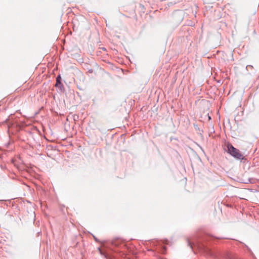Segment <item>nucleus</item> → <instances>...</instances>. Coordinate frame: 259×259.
I'll return each instance as SVG.
<instances>
[{
	"instance_id": "6e6552de",
	"label": "nucleus",
	"mask_w": 259,
	"mask_h": 259,
	"mask_svg": "<svg viewBox=\"0 0 259 259\" xmlns=\"http://www.w3.org/2000/svg\"><path fill=\"white\" fill-rule=\"evenodd\" d=\"M94 238L95 241H98V239L97 238H96L95 236H94Z\"/></svg>"
},
{
	"instance_id": "423d86ee",
	"label": "nucleus",
	"mask_w": 259,
	"mask_h": 259,
	"mask_svg": "<svg viewBox=\"0 0 259 259\" xmlns=\"http://www.w3.org/2000/svg\"><path fill=\"white\" fill-rule=\"evenodd\" d=\"M7 120V118H6V120H5V121L4 122V123H3L4 124V125H5V122H6V120Z\"/></svg>"
},
{
	"instance_id": "1a4fd4ad",
	"label": "nucleus",
	"mask_w": 259,
	"mask_h": 259,
	"mask_svg": "<svg viewBox=\"0 0 259 259\" xmlns=\"http://www.w3.org/2000/svg\"><path fill=\"white\" fill-rule=\"evenodd\" d=\"M99 250H100V251L101 254H102L103 253H102V252L101 250L99 248Z\"/></svg>"
},
{
	"instance_id": "f257e3e1",
	"label": "nucleus",
	"mask_w": 259,
	"mask_h": 259,
	"mask_svg": "<svg viewBox=\"0 0 259 259\" xmlns=\"http://www.w3.org/2000/svg\"><path fill=\"white\" fill-rule=\"evenodd\" d=\"M227 151L228 153L236 159L239 160L244 159V156L240 153V151L231 144L227 145Z\"/></svg>"
},
{
	"instance_id": "0eeeda50",
	"label": "nucleus",
	"mask_w": 259,
	"mask_h": 259,
	"mask_svg": "<svg viewBox=\"0 0 259 259\" xmlns=\"http://www.w3.org/2000/svg\"><path fill=\"white\" fill-rule=\"evenodd\" d=\"M89 72H90V73H92L93 72V70L92 69H90L89 70Z\"/></svg>"
},
{
	"instance_id": "f03ea898",
	"label": "nucleus",
	"mask_w": 259,
	"mask_h": 259,
	"mask_svg": "<svg viewBox=\"0 0 259 259\" xmlns=\"http://www.w3.org/2000/svg\"><path fill=\"white\" fill-rule=\"evenodd\" d=\"M55 86L58 88L61 92L64 91V85L61 82V77L60 75H59L56 77V83Z\"/></svg>"
},
{
	"instance_id": "9d476101",
	"label": "nucleus",
	"mask_w": 259,
	"mask_h": 259,
	"mask_svg": "<svg viewBox=\"0 0 259 259\" xmlns=\"http://www.w3.org/2000/svg\"><path fill=\"white\" fill-rule=\"evenodd\" d=\"M3 201H3V200H1V204L4 202Z\"/></svg>"
},
{
	"instance_id": "39448f33",
	"label": "nucleus",
	"mask_w": 259,
	"mask_h": 259,
	"mask_svg": "<svg viewBox=\"0 0 259 259\" xmlns=\"http://www.w3.org/2000/svg\"><path fill=\"white\" fill-rule=\"evenodd\" d=\"M188 245L191 248H193L192 243L189 239H188Z\"/></svg>"
},
{
	"instance_id": "20e7f679",
	"label": "nucleus",
	"mask_w": 259,
	"mask_h": 259,
	"mask_svg": "<svg viewBox=\"0 0 259 259\" xmlns=\"http://www.w3.org/2000/svg\"><path fill=\"white\" fill-rule=\"evenodd\" d=\"M253 179L252 178H248L246 179H243L242 180V183L244 184H249V183H253Z\"/></svg>"
},
{
	"instance_id": "7ed1b4c3",
	"label": "nucleus",
	"mask_w": 259,
	"mask_h": 259,
	"mask_svg": "<svg viewBox=\"0 0 259 259\" xmlns=\"http://www.w3.org/2000/svg\"><path fill=\"white\" fill-rule=\"evenodd\" d=\"M198 247L200 249H203L204 250V251H207V253L211 256H214L215 255L214 254V253L211 251L210 250H209L208 248H205V247L204 246V245H202V246H200L199 245Z\"/></svg>"
}]
</instances>
